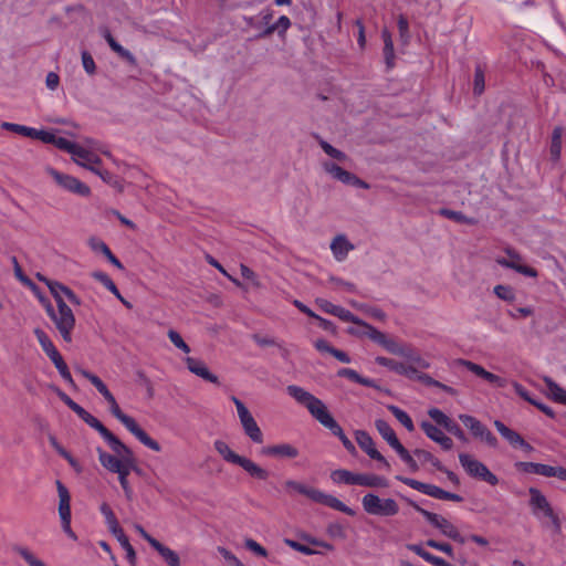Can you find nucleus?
<instances>
[{
	"instance_id": "obj_1",
	"label": "nucleus",
	"mask_w": 566,
	"mask_h": 566,
	"mask_svg": "<svg viewBox=\"0 0 566 566\" xmlns=\"http://www.w3.org/2000/svg\"><path fill=\"white\" fill-rule=\"evenodd\" d=\"M287 395L293 398L298 405L306 408L308 413L318 421L323 427L331 430V432L338 437L342 441L344 448L349 451H355V446L353 442L346 437L342 427L336 422L331 412L328 411L327 406L323 400L314 396L312 392L306 390L305 388L297 385H289L286 387Z\"/></svg>"
},
{
	"instance_id": "obj_2",
	"label": "nucleus",
	"mask_w": 566,
	"mask_h": 566,
	"mask_svg": "<svg viewBox=\"0 0 566 566\" xmlns=\"http://www.w3.org/2000/svg\"><path fill=\"white\" fill-rule=\"evenodd\" d=\"M111 451L112 453L99 447L96 448L98 461L106 471L117 475L126 499L132 500L134 492L128 476L137 470L134 452L125 443L111 449Z\"/></svg>"
},
{
	"instance_id": "obj_3",
	"label": "nucleus",
	"mask_w": 566,
	"mask_h": 566,
	"mask_svg": "<svg viewBox=\"0 0 566 566\" xmlns=\"http://www.w3.org/2000/svg\"><path fill=\"white\" fill-rule=\"evenodd\" d=\"M76 371L82 375L84 378L91 381V384L97 389V391L104 397L109 406L111 413L136 438L140 443L145 447L149 448L155 452L161 451L160 444L150 438L145 430H143L136 420L127 415H125L114 395L108 390L106 385L96 375L83 369L76 368Z\"/></svg>"
},
{
	"instance_id": "obj_4",
	"label": "nucleus",
	"mask_w": 566,
	"mask_h": 566,
	"mask_svg": "<svg viewBox=\"0 0 566 566\" xmlns=\"http://www.w3.org/2000/svg\"><path fill=\"white\" fill-rule=\"evenodd\" d=\"M76 371L82 375L84 378L91 381V384L97 389V391L104 397L109 406L111 413L136 438L140 443L145 447L149 448L155 452L161 451L160 444L150 438L145 430H143L136 420L127 415H125L114 395L108 390L106 385L96 375L83 369L76 368Z\"/></svg>"
},
{
	"instance_id": "obj_5",
	"label": "nucleus",
	"mask_w": 566,
	"mask_h": 566,
	"mask_svg": "<svg viewBox=\"0 0 566 566\" xmlns=\"http://www.w3.org/2000/svg\"><path fill=\"white\" fill-rule=\"evenodd\" d=\"M76 371L82 375L84 378L91 381V384L97 389V391L104 397L109 406L111 413L136 438L140 443L145 447L149 448L155 452L161 451L160 444L150 438L145 430H143L136 420L127 415H125L114 395L108 390L106 385L96 375L83 369L76 368Z\"/></svg>"
},
{
	"instance_id": "obj_6",
	"label": "nucleus",
	"mask_w": 566,
	"mask_h": 566,
	"mask_svg": "<svg viewBox=\"0 0 566 566\" xmlns=\"http://www.w3.org/2000/svg\"><path fill=\"white\" fill-rule=\"evenodd\" d=\"M214 450L222 457V459L231 464L242 468L251 478L265 481L270 476V472L244 455L234 452L230 446L223 440H216L213 443Z\"/></svg>"
},
{
	"instance_id": "obj_7",
	"label": "nucleus",
	"mask_w": 566,
	"mask_h": 566,
	"mask_svg": "<svg viewBox=\"0 0 566 566\" xmlns=\"http://www.w3.org/2000/svg\"><path fill=\"white\" fill-rule=\"evenodd\" d=\"M361 506L365 513L378 517H394L399 513V504L392 497H380L369 492L361 497Z\"/></svg>"
},
{
	"instance_id": "obj_8",
	"label": "nucleus",
	"mask_w": 566,
	"mask_h": 566,
	"mask_svg": "<svg viewBox=\"0 0 566 566\" xmlns=\"http://www.w3.org/2000/svg\"><path fill=\"white\" fill-rule=\"evenodd\" d=\"M57 310H54L52 304L46 305V313L53 321L56 329L60 332L65 342L72 340V331L75 326V317L72 310L63 301L59 300Z\"/></svg>"
},
{
	"instance_id": "obj_9",
	"label": "nucleus",
	"mask_w": 566,
	"mask_h": 566,
	"mask_svg": "<svg viewBox=\"0 0 566 566\" xmlns=\"http://www.w3.org/2000/svg\"><path fill=\"white\" fill-rule=\"evenodd\" d=\"M530 506L533 515L539 520H547L556 533L560 532V522L546 496L536 488H530Z\"/></svg>"
},
{
	"instance_id": "obj_10",
	"label": "nucleus",
	"mask_w": 566,
	"mask_h": 566,
	"mask_svg": "<svg viewBox=\"0 0 566 566\" xmlns=\"http://www.w3.org/2000/svg\"><path fill=\"white\" fill-rule=\"evenodd\" d=\"M232 402L234 403L238 412V418L240 420V424L242 427V430L244 434L256 444H261L264 441V436L259 427L258 422L255 421L252 413L249 411L247 406L237 397H231Z\"/></svg>"
},
{
	"instance_id": "obj_11",
	"label": "nucleus",
	"mask_w": 566,
	"mask_h": 566,
	"mask_svg": "<svg viewBox=\"0 0 566 566\" xmlns=\"http://www.w3.org/2000/svg\"><path fill=\"white\" fill-rule=\"evenodd\" d=\"M375 427L382 439L398 453L400 459L410 468L416 469L417 464L415 459L408 452V450L400 443L398 440L394 429L390 424L382 419H377L375 421Z\"/></svg>"
},
{
	"instance_id": "obj_12",
	"label": "nucleus",
	"mask_w": 566,
	"mask_h": 566,
	"mask_svg": "<svg viewBox=\"0 0 566 566\" xmlns=\"http://www.w3.org/2000/svg\"><path fill=\"white\" fill-rule=\"evenodd\" d=\"M45 172L48 176H50L54 182L63 190L82 196V197H88L91 195V188L82 182L80 179L63 174L53 167L48 166L45 168Z\"/></svg>"
},
{
	"instance_id": "obj_13",
	"label": "nucleus",
	"mask_w": 566,
	"mask_h": 566,
	"mask_svg": "<svg viewBox=\"0 0 566 566\" xmlns=\"http://www.w3.org/2000/svg\"><path fill=\"white\" fill-rule=\"evenodd\" d=\"M413 509L418 511L427 521L430 523L433 527L438 528L442 535L463 544L465 542V538L461 536L459 530L446 517L442 515H439L437 513L429 512L422 507H420L418 504H412Z\"/></svg>"
},
{
	"instance_id": "obj_14",
	"label": "nucleus",
	"mask_w": 566,
	"mask_h": 566,
	"mask_svg": "<svg viewBox=\"0 0 566 566\" xmlns=\"http://www.w3.org/2000/svg\"><path fill=\"white\" fill-rule=\"evenodd\" d=\"M57 494H59V516L61 520V525L63 532L73 541L77 539L76 534L73 532L71 527V494L67 488L61 482H55Z\"/></svg>"
},
{
	"instance_id": "obj_15",
	"label": "nucleus",
	"mask_w": 566,
	"mask_h": 566,
	"mask_svg": "<svg viewBox=\"0 0 566 566\" xmlns=\"http://www.w3.org/2000/svg\"><path fill=\"white\" fill-rule=\"evenodd\" d=\"M459 461L470 476L485 481L491 485L499 483L496 475L493 474L484 463L474 459L472 455L460 453Z\"/></svg>"
},
{
	"instance_id": "obj_16",
	"label": "nucleus",
	"mask_w": 566,
	"mask_h": 566,
	"mask_svg": "<svg viewBox=\"0 0 566 566\" xmlns=\"http://www.w3.org/2000/svg\"><path fill=\"white\" fill-rule=\"evenodd\" d=\"M321 166L325 174H327L332 179L337 180L344 185L354 186L357 188L369 189V185L357 177L355 174L345 170L338 164L331 160H323Z\"/></svg>"
},
{
	"instance_id": "obj_17",
	"label": "nucleus",
	"mask_w": 566,
	"mask_h": 566,
	"mask_svg": "<svg viewBox=\"0 0 566 566\" xmlns=\"http://www.w3.org/2000/svg\"><path fill=\"white\" fill-rule=\"evenodd\" d=\"M400 481L402 483H405L406 485L410 486L411 489L417 490V491H419L426 495L432 496L434 499L449 500V501H454V502L461 501L460 495L444 491L441 488L433 485V484L423 483V482H420V481H417L413 479H409V478H401Z\"/></svg>"
},
{
	"instance_id": "obj_18",
	"label": "nucleus",
	"mask_w": 566,
	"mask_h": 566,
	"mask_svg": "<svg viewBox=\"0 0 566 566\" xmlns=\"http://www.w3.org/2000/svg\"><path fill=\"white\" fill-rule=\"evenodd\" d=\"M88 145L90 147H85L80 144H76L71 156L76 165L91 171L95 166H101L102 160L94 151L95 148L93 146V143L90 142Z\"/></svg>"
},
{
	"instance_id": "obj_19",
	"label": "nucleus",
	"mask_w": 566,
	"mask_h": 566,
	"mask_svg": "<svg viewBox=\"0 0 566 566\" xmlns=\"http://www.w3.org/2000/svg\"><path fill=\"white\" fill-rule=\"evenodd\" d=\"M78 417L91 428L95 429L101 437L108 444L109 449H113L123 442L113 434L96 417L91 415L88 411L83 409V411L78 415Z\"/></svg>"
},
{
	"instance_id": "obj_20",
	"label": "nucleus",
	"mask_w": 566,
	"mask_h": 566,
	"mask_svg": "<svg viewBox=\"0 0 566 566\" xmlns=\"http://www.w3.org/2000/svg\"><path fill=\"white\" fill-rule=\"evenodd\" d=\"M260 453L264 457L275 459H294L298 457L300 451L291 443L282 442L272 446H265L261 449Z\"/></svg>"
},
{
	"instance_id": "obj_21",
	"label": "nucleus",
	"mask_w": 566,
	"mask_h": 566,
	"mask_svg": "<svg viewBox=\"0 0 566 566\" xmlns=\"http://www.w3.org/2000/svg\"><path fill=\"white\" fill-rule=\"evenodd\" d=\"M355 438L360 449H363L371 459L379 461L386 468L390 467L388 461L376 449L373 438L366 431H356Z\"/></svg>"
},
{
	"instance_id": "obj_22",
	"label": "nucleus",
	"mask_w": 566,
	"mask_h": 566,
	"mask_svg": "<svg viewBox=\"0 0 566 566\" xmlns=\"http://www.w3.org/2000/svg\"><path fill=\"white\" fill-rule=\"evenodd\" d=\"M494 427L496 428L497 432L502 436V438H504L512 447L521 448L526 452H531L533 450V447L530 443H527L521 437L520 433L510 429L502 421L495 420Z\"/></svg>"
},
{
	"instance_id": "obj_23",
	"label": "nucleus",
	"mask_w": 566,
	"mask_h": 566,
	"mask_svg": "<svg viewBox=\"0 0 566 566\" xmlns=\"http://www.w3.org/2000/svg\"><path fill=\"white\" fill-rule=\"evenodd\" d=\"M421 429L426 433V436L438 443L443 450L449 451L453 448V441L450 437H448L441 429L437 426L428 422H421Z\"/></svg>"
},
{
	"instance_id": "obj_24",
	"label": "nucleus",
	"mask_w": 566,
	"mask_h": 566,
	"mask_svg": "<svg viewBox=\"0 0 566 566\" xmlns=\"http://www.w3.org/2000/svg\"><path fill=\"white\" fill-rule=\"evenodd\" d=\"M329 248L334 259L338 262H343L347 259L349 252L355 249V245L345 234L340 233L333 238Z\"/></svg>"
},
{
	"instance_id": "obj_25",
	"label": "nucleus",
	"mask_w": 566,
	"mask_h": 566,
	"mask_svg": "<svg viewBox=\"0 0 566 566\" xmlns=\"http://www.w3.org/2000/svg\"><path fill=\"white\" fill-rule=\"evenodd\" d=\"M314 502L324 504L328 507H332L336 511L345 513L349 516L355 515V511L353 509L347 506L345 503H343L340 500H338L334 495L326 494V493L322 492L321 490H317Z\"/></svg>"
},
{
	"instance_id": "obj_26",
	"label": "nucleus",
	"mask_w": 566,
	"mask_h": 566,
	"mask_svg": "<svg viewBox=\"0 0 566 566\" xmlns=\"http://www.w3.org/2000/svg\"><path fill=\"white\" fill-rule=\"evenodd\" d=\"M185 363L187 368L196 376L212 384H218V377L209 370L203 361L188 356L185 358Z\"/></svg>"
},
{
	"instance_id": "obj_27",
	"label": "nucleus",
	"mask_w": 566,
	"mask_h": 566,
	"mask_svg": "<svg viewBox=\"0 0 566 566\" xmlns=\"http://www.w3.org/2000/svg\"><path fill=\"white\" fill-rule=\"evenodd\" d=\"M360 486L386 489L389 482L386 478L373 473H356V484Z\"/></svg>"
},
{
	"instance_id": "obj_28",
	"label": "nucleus",
	"mask_w": 566,
	"mask_h": 566,
	"mask_svg": "<svg viewBox=\"0 0 566 566\" xmlns=\"http://www.w3.org/2000/svg\"><path fill=\"white\" fill-rule=\"evenodd\" d=\"M347 332L352 335H365L381 346L387 337L386 334H384L382 332L378 331L377 328L373 327L371 325L365 322L360 324L359 328L350 327L348 328Z\"/></svg>"
},
{
	"instance_id": "obj_29",
	"label": "nucleus",
	"mask_w": 566,
	"mask_h": 566,
	"mask_svg": "<svg viewBox=\"0 0 566 566\" xmlns=\"http://www.w3.org/2000/svg\"><path fill=\"white\" fill-rule=\"evenodd\" d=\"M507 255L510 256L509 264H511V266H509V269H512V270L516 271L517 273L523 274L528 277L537 276V271L534 268H531V266L524 264L522 262V258L520 254L509 250Z\"/></svg>"
},
{
	"instance_id": "obj_30",
	"label": "nucleus",
	"mask_w": 566,
	"mask_h": 566,
	"mask_svg": "<svg viewBox=\"0 0 566 566\" xmlns=\"http://www.w3.org/2000/svg\"><path fill=\"white\" fill-rule=\"evenodd\" d=\"M376 363L380 366L387 367L396 371L397 374L405 375L409 378L413 377L417 374L415 368L408 367L401 363L395 361L387 357H376Z\"/></svg>"
},
{
	"instance_id": "obj_31",
	"label": "nucleus",
	"mask_w": 566,
	"mask_h": 566,
	"mask_svg": "<svg viewBox=\"0 0 566 566\" xmlns=\"http://www.w3.org/2000/svg\"><path fill=\"white\" fill-rule=\"evenodd\" d=\"M50 360L53 363V365L55 366V368L57 369L60 376L71 386L74 385V380L72 378V375L69 370V367L66 365V363L64 361L62 355L60 354V352L56 349L54 352H52L51 354L46 355Z\"/></svg>"
},
{
	"instance_id": "obj_32",
	"label": "nucleus",
	"mask_w": 566,
	"mask_h": 566,
	"mask_svg": "<svg viewBox=\"0 0 566 566\" xmlns=\"http://www.w3.org/2000/svg\"><path fill=\"white\" fill-rule=\"evenodd\" d=\"M104 38H105L106 42L108 43V45L111 46V49L116 54H118L122 59L127 61L130 65L137 64L135 56L128 50L123 48L117 41H115V39L112 36L109 31L106 30L104 32Z\"/></svg>"
},
{
	"instance_id": "obj_33",
	"label": "nucleus",
	"mask_w": 566,
	"mask_h": 566,
	"mask_svg": "<svg viewBox=\"0 0 566 566\" xmlns=\"http://www.w3.org/2000/svg\"><path fill=\"white\" fill-rule=\"evenodd\" d=\"M543 381L545 382L548 397L558 403L566 405V390L547 376L543 378Z\"/></svg>"
},
{
	"instance_id": "obj_34",
	"label": "nucleus",
	"mask_w": 566,
	"mask_h": 566,
	"mask_svg": "<svg viewBox=\"0 0 566 566\" xmlns=\"http://www.w3.org/2000/svg\"><path fill=\"white\" fill-rule=\"evenodd\" d=\"M92 276L101 282L112 294H114L124 305L129 307V303L122 296L117 286L113 282V280L104 272L97 271L92 274Z\"/></svg>"
},
{
	"instance_id": "obj_35",
	"label": "nucleus",
	"mask_w": 566,
	"mask_h": 566,
	"mask_svg": "<svg viewBox=\"0 0 566 566\" xmlns=\"http://www.w3.org/2000/svg\"><path fill=\"white\" fill-rule=\"evenodd\" d=\"M153 548L163 557L168 566H181L179 555L159 541Z\"/></svg>"
},
{
	"instance_id": "obj_36",
	"label": "nucleus",
	"mask_w": 566,
	"mask_h": 566,
	"mask_svg": "<svg viewBox=\"0 0 566 566\" xmlns=\"http://www.w3.org/2000/svg\"><path fill=\"white\" fill-rule=\"evenodd\" d=\"M331 480L334 484H356V473L346 469H337L331 472Z\"/></svg>"
},
{
	"instance_id": "obj_37",
	"label": "nucleus",
	"mask_w": 566,
	"mask_h": 566,
	"mask_svg": "<svg viewBox=\"0 0 566 566\" xmlns=\"http://www.w3.org/2000/svg\"><path fill=\"white\" fill-rule=\"evenodd\" d=\"M459 419L469 429L474 438H478L486 427L479 419L471 415L461 413L459 415Z\"/></svg>"
},
{
	"instance_id": "obj_38",
	"label": "nucleus",
	"mask_w": 566,
	"mask_h": 566,
	"mask_svg": "<svg viewBox=\"0 0 566 566\" xmlns=\"http://www.w3.org/2000/svg\"><path fill=\"white\" fill-rule=\"evenodd\" d=\"M39 280L44 282L45 285L49 287L50 292L54 296L56 304H59V300H63V295H66V291H70V289L60 282L49 280L44 276L38 275Z\"/></svg>"
},
{
	"instance_id": "obj_39",
	"label": "nucleus",
	"mask_w": 566,
	"mask_h": 566,
	"mask_svg": "<svg viewBox=\"0 0 566 566\" xmlns=\"http://www.w3.org/2000/svg\"><path fill=\"white\" fill-rule=\"evenodd\" d=\"M387 408L409 432L415 430L413 421L406 411L395 405H389Z\"/></svg>"
},
{
	"instance_id": "obj_40",
	"label": "nucleus",
	"mask_w": 566,
	"mask_h": 566,
	"mask_svg": "<svg viewBox=\"0 0 566 566\" xmlns=\"http://www.w3.org/2000/svg\"><path fill=\"white\" fill-rule=\"evenodd\" d=\"M15 553L25 562L28 566H48L28 547L19 546L15 548Z\"/></svg>"
},
{
	"instance_id": "obj_41",
	"label": "nucleus",
	"mask_w": 566,
	"mask_h": 566,
	"mask_svg": "<svg viewBox=\"0 0 566 566\" xmlns=\"http://www.w3.org/2000/svg\"><path fill=\"white\" fill-rule=\"evenodd\" d=\"M339 377H345L354 382L360 384L363 386L371 387L374 386V381L369 378L361 377L356 370L350 368H342L337 371Z\"/></svg>"
},
{
	"instance_id": "obj_42",
	"label": "nucleus",
	"mask_w": 566,
	"mask_h": 566,
	"mask_svg": "<svg viewBox=\"0 0 566 566\" xmlns=\"http://www.w3.org/2000/svg\"><path fill=\"white\" fill-rule=\"evenodd\" d=\"M285 488L292 489L296 491L300 494H303L314 501L316 492L318 489L307 486L301 482L294 481V480H287L285 481Z\"/></svg>"
},
{
	"instance_id": "obj_43",
	"label": "nucleus",
	"mask_w": 566,
	"mask_h": 566,
	"mask_svg": "<svg viewBox=\"0 0 566 566\" xmlns=\"http://www.w3.org/2000/svg\"><path fill=\"white\" fill-rule=\"evenodd\" d=\"M564 134V129L562 127H555L552 135L551 143V155L553 159L557 160L560 157L562 151V137Z\"/></svg>"
},
{
	"instance_id": "obj_44",
	"label": "nucleus",
	"mask_w": 566,
	"mask_h": 566,
	"mask_svg": "<svg viewBox=\"0 0 566 566\" xmlns=\"http://www.w3.org/2000/svg\"><path fill=\"white\" fill-rule=\"evenodd\" d=\"M319 146L327 156H329L332 159H335L338 163H345L348 159L345 153L335 148L324 139H319Z\"/></svg>"
},
{
	"instance_id": "obj_45",
	"label": "nucleus",
	"mask_w": 566,
	"mask_h": 566,
	"mask_svg": "<svg viewBox=\"0 0 566 566\" xmlns=\"http://www.w3.org/2000/svg\"><path fill=\"white\" fill-rule=\"evenodd\" d=\"M34 335L42 348V350L49 355L51 354L52 352L56 350V347L55 345L53 344V342L51 340V338L48 336V334L40 329V328H35L34 329Z\"/></svg>"
},
{
	"instance_id": "obj_46",
	"label": "nucleus",
	"mask_w": 566,
	"mask_h": 566,
	"mask_svg": "<svg viewBox=\"0 0 566 566\" xmlns=\"http://www.w3.org/2000/svg\"><path fill=\"white\" fill-rule=\"evenodd\" d=\"M382 347L389 352L390 354H394V355H398V356H401L402 355H408L407 353V346L403 345V344H400L399 342H397L395 338H391V337H386L384 344H382Z\"/></svg>"
},
{
	"instance_id": "obj_47",
	"label": "nucleus",
	"mask_w": 566,
	"mask_h": 566,
	"mask_svg": "<svg viewBox=\"0 0 566 566\" xmlns=\"http://www.w3.org/2000/svg\"><path fill=\"white\" fill-rule=\"evenodd\" d=\"M493 292L499 298H501L505 302L512 303L516 298L515 291L510 285H503V284L495 285L493 289Z\"/></svg>"
},
{
	"instance_id": "obj_48",
	"label": "nucleus",
	"mask_w": 566,
	"mask_h": 566,
	"mask_svg": "<svg viewBox=\"0 0 566 566\" xmlns=\"http://www.w3.org/2000/svg\"><path fill=\"white\" fill-rule=\"evenodd\" d=\"M290 27V19L286 15H281L274 24L266 28L263 34L268 35L273 33L274 31H279L280 34H283L287 31Z\"/></svg>"
},
{
	"instance_id": "obj_49",
	"label": "nucleus",
	"mask_w": 566,
	"mask_h": 566,
	"mask_svg": "<svg viewBox=\"0 0 566 566\" xmlns=\"http://www.w3.org/2000/svg\"><path fill=\"white\" fill-rule=\"evenodd\" d=\"M326 533L329 537L334 539H345L346 538V527L344 524L339 522H332L326 527Z\"/></svg>"
},
{
	"instance_id": "obj_50",
	"label": "nucleus",
	"mask_w": 566,
	"mask_h": 566,
	"mask_svg": "<svg viewBox=\"0 0 566 566\" xmlns=\"http://www.w3.org/2000/svg\"><path fill=\"white\" fill-rule=\"evenodd\" d=\"M415 455L422 462H428L430 463L431 465H433L434 468H437L438 470H441L442 467H441V462L439 461V459L437 457H434L431 452L427 451V450H422V449H417L415 450Z\"/></svg>"
},
{
	"instance_id": "obj_51",
	"label": "nucleus",
	"mask_w": 566,
	"mask_h": 566,
	"mask_svg": "<svg viewBox=\"0 0 566 566\" xmlns=\"http://www.w3.org/2000/svg\"><path fill=\"white\" fill-rule=\"evenodd\" d=\"M333 315L338 317L339 319H342L344 322H352V323L358 325V327L360 326V324H363V321L360 318L355 316L348 310H346V308H344L342 306H338V305H337V307H336V310H335Z\"/></svg>"
},
{
	"instance_id": "obj_52",
	"label": "nucleus",
	"mask_w": 566,
	"mask_h": 566,
	"mask_svg": "<svg viewBox=\"0 0 566 566\" xmlns=\"http://www.w3.org/2000/svg\"><path fill=\"white\" fill-rule=\"evenodd\" d=\"M407 353L408 355H402L403 358L408 359L422 369L430 367V363L417 354L411 347L407 346Z\"/></svg>"
},
{
	"instance_id": "obj_53",
	"label": "nucleus",
	"mask_w": 566,
	"mask_h": 566,
	"mask_svg": "<svg viewBox=\"0 0 566 566\" xmlns=\"http://www.w3.org/2000/svg\"><path fill=\"white\" fill-rule=\"evenodd\" d=\"M12 262L14 264V275L15 277L21 282L23 283L24 285H27L28 287H30V290L32 292H38V286L30 280L28 279L23 272H22V269L21 266L19 265L18 263V260L15 258H12Z\"/></svg>"
},
{
	"instance_id": "obj_54",
	"label": "nucleus",
	"mask_w": 566,
	"mask_h": 566,
	"mask_svg": "<svg viewBox=\"0 0 566 566\" xmlns=\"http://www.w3.org/2000/svg\"><path fill=\"white\" fill-rule=\"evenodd\" d=\"M168 338L170 342L181 352L185 354L190 353V347L187 345V343L182 339L180 334L174 329L168 331Z\"/></svg>"
},
{
	"instance_id": "obj_55",
	"label": "nucleus",
	"mask_w": 566,
	"mask_h": 566,
	"mask_svg": "<svg viewBox=\"0 0 566 566\" xmlns=\"http://www.w3.org/2000/svg\"><path fill=\"white\" fill-rule=\"evenodd\" d=\"M441 214L446 216L449 219H452L454 221L461 222V223H468V224H474L475 221L472 218H468L463 213L459 211L448 210L443 209L441 210Z\"/></svg>"
},
{
	"instance_id": "obj_56",
	"label": "nucleus",
	"mask_w": 566,
	"mask_h": 566,
	"mask_svg": "<svg viewBox=\"0 0 566 566\" xmlns=\"http://www.w3.org/2000/svg\"><path fill=\"white\" fill-rule=\"evenodd\" d=\"M428 415L429 417L437 422V424L441 426L444 428L446 424H448L447 422L449 421L450 417L447 416L443 411H441L440 409L438 408H431L428 410Z\"/></svg>"
},
{
	"instance_id": "obj_57",
	"label": "nucleus",
	"mask_w": 566,
	"mask_h": 566,
	"mask_svg": "<svg viewBox=\"0 0 566 566\" xmlns=\"http://www.w3.org/2000/svg\"><path fill=\"white\" fill-rule=\"evenodd\" d=\"M459 364L464 366L468 370H470L474 375H476V376H479V377L484 379V376L486 375L488 370H485L481 365L475 364V363L470 361V360H465V359H460Z\"/></svg>"
},
{
	"instance_id": "obj_58",
	"label": "nucleus",
	"mask_w": 566,
	"mask_h": 566,
	"mask_svg": "<svg viewBox=\"0 0 566 566\" xmlns=\"http://www.w3.org/2000/svg\"><path fill=\"white\" fill-rule=\"evenodd\" d=\"M52 144L55 147H57L59 149L69 153L70 155L72 154V151L74 150V148L76 146V143H73L64 137H59L56 135H55V142H52Z\"/></svg>"
},
{
	"instance_id": "obj_59",
	"label": "nucleus",
	"mask_w": 566,
	"mask_h": 566,
	"mask_svg": "<svg viewBox=\"0 0 566 566\" xmlns=\"http://www.w3.org/2000/svg\"><path fill=\"white\" fill-rule=\"evenodd\" d=\"M56 394L59 398L67 406L70 407L77 416L83 411V407H81L78 403H76L73 399H71L65 392H63L60 389H56Z\"/></svg>"
},
{
	"instance_id": "obj_60",
	"label": "nucleus",
	"mask_w": 566,
	"mask_h": 566,
	"mask_svg": "<svg viewBox=\"0 0 566 566\" xmlns=\"http://www.w3.org/2000/svg\"><path fill=\"white\" fill-rule=\"evenodd\" d=\"M426 545L429 546V547H432L434 549H438V551L447 554L450 557L453 556V547L450 544H448V543H440V542H437L434 539H428L426 542Z\"/></svg>"
},
{
	"instance_id": "obj_61",
	"label": "nucleus",
	"mask_w": 566,
	"mask_h": 566,
	"mask_svg": "<svg viewBox=\"0 0 566 566\" xmlns=\"http://www.w3.org/2000/svg\"><path fill=\"white\" fill-rule=\"evenodd\" d=\"M244 545L248 549H250L252 553H254L258 556H261V557L268 556V551L263 546H261L256 541H254L252 538L245 539Z\"/></svg>"
},
{
	"instance_id": "obj_62",
	"label": "nucleus",
	"mask_w": 566,
	"mask_h": 566,
	"mask_svg": "<svg viewBox=\"0 0 566 566\" xmlns=\"http://www.w3.org/2000/svg\"><path fill=\"white\" fill-rule=\"evenodd\" d=\"M329 282L333 284L334 290L336 291H347V292H354L355 286L353 283L345 282L342 279L331 276Z\"/></svg>"
},
{
	"instance_id": "obj_63",
	"label": "nucleus",
	"mask_w": 566,
	"mask_h": 566,
	"mask_svg": "<svg viewBox=\"0 0 566 566\" xmlns=\"http://www.w3.org/2000/svg\"><path fill=\"white\" fill-rule=\"evenodd\" d=\"M106 526L109 531V533L118 541L119 538H123L125 537V533L123 531V528L120 527L117 518L115 517L114 520L109 521L106 523Z\"/></svg>"
},
{
	"instance_id": "obj_64",
	"label": "nucleus",
	"mask_w": 566,
	"mask_h": 566,
	"mask_svg": "<svg viewBox=\"0 0 566 566\" xmlns=\"http://www.w3.org/2000/svg\"><path fill=\"white\" fill-rule=\"evenodd\" d=\"M476 439H480L491 448H496L499 444L496 437L486 427Z\"/></svg>"
}]
</instances>
